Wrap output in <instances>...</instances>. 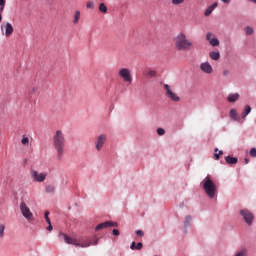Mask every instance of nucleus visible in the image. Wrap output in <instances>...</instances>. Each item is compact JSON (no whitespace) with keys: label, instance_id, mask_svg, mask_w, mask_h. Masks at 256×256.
Instances as JSON below:
<instances>
[{"label":"nucleus","instance_id":"7ed1b4c3","mask_svg":"<svg viewBox=\"0 0 256 256\" xmlns=\"http://www.w3.org/2000/svg\"><path fill=\"white\" fill-rule=\"evenodd\" d=\"M53 147L58 153V159H61L65 153V135L63 134V131H56L53 136Z\"/></svg>","mask_w":256,"mask_h":256},{"label":"nucleus","instance_id":"473e14b6","mask_svg":"<svg viewBox=\"0 0 256 256\" xmlns=\"http://www.w3.org/2000/svg\"><path fill=\"white\" fill-rule=\"evenodd\" d=\"M86 7H87V9H95V3L87 2Z\"/></svg>","mask_w":256,"mask_h":256},{"label":"nucleus","instance_id":"7c9ffc66","mask_svg":"<svg viewBox=\"0 0 256 256\" xmlns=\"http://www.w3.org/2000/svg\"><path fill=\"white\" fill-rule=\"evenodd\" d=\"M185 0H172V5H183Z\"/></svg>","mask_w":256,"mask_h":256},{"label":"nucleus","instance_id":"864d4df0","mask_svg":"<svg viewBox=\"0 0 256 256\" xmlns=\"http://www.w3.org/2000/svg\"><path fill=\"white\" fill-rule=\"evenodd\" d=\"M0 137H1V130H0Z\"/></svg>","mask_w":256,"mask_h":256},{"label":"nucleus","instance_id":"2eb2a0df","mask_svg":"<svg viewBox=\"0 0 256 256\" xmlns=\"http://www.w3.org/2000/svg\"><path fill=\"white\" fill-rule=\"evenodd\" d=\"M111 225V221H106L104 223L98 224L96 226V231H101V229H107Z\"/></svg>","mask_w":256,"mask_h":256},{"label":"nucleus","instance_id":"ddd939ff","mask_svg":"<svg viewBox=\"0 0 256 256\" xmlns=\"http://www.w3.org/2000/svg\"><path fill=\"white\" fill-rule=\"evenodd\" d=\"M217 5V2H215L211 6H209L204 12L205 17H209V15H211V13H213V11L217 9Z\"/></svg>","mask_w":256,"mask_h":256},{"label":"nucleus","instance_id":"4be33fe9","mask_svg":"<svg viewBox=\"0 0 256 256\" xmlns=\"http://www.w3.org/2000/svg\"><path fill=\"white\" fill-rule=\"evenodd\" d=\"M249 113H251V106H245L244 111L242 113L243 119H245Z\"/></svg>","mask_w":256,"mask_h":256},{"label":"nucleus","instance_id":"6e6552de","mask_svg":"<svg viewBox=\"0 0 256 256\" xmlns=\"http://www.w3.org/2000/svg\"><path fill=\"white\" fill-rule=\"evenodd\" d=\"M241 216L243 217L244 221L247 223V225H252L253 224V213H251L247 209H243L240 211Z\"/></svg>","mask_w":256,"mask_h":256},{"label":"nucleus","instance_id":"c756f323","mask_svg":"<svg viewBox=\"0 0 256 256\" xmlns=\"http://www.w3.org/2000/svg\"><path fill=\"white\" fill-rule=\"evenodd\" d=\"M21 143L24 145V146H28L29 145V138L27 136H23L22 140H21Z\"/></svg>","mask_w":256,"mask_h":256},{"label":"nucleus","instance_id":"4c0bfd02","mask_svg":"<svg viewBox=\"0 0 256 256\" xmlns=\"http://www.w3.org/2000/svg\"><path fill=\"white\" fill-rule=\"evenodd\" d=\"M250 156H251V157H256V148H252V149L250 150Z\"/></svg>","mask_w":256,"mask_h":256},{"label":"nucleus","instance_id":"f03ea898","mask_svg":"<svg viewBox=\"0 0 256 256\" xmlns=\"http://www.w3.org/2000/svg\"><path fill=\"white\" fill-rule=\"evenodd\" d=\"M174 45L177 51H191L193 49V42L187 39V35L183 32L174 38Z\"/></svg>","mask_w":256,"mask_h":256},{"label":"nucleus","instance_id":"37998d69","mask_svg":"<svg viewBox=\"0 0 256 256\" xmlns=\"http://www.w3.org/2000/svg\"><path fill=\"white\" fill-rule=\"evenodd\" d=\"M113 235H115L116 237H119V231L117 229H114L112 231Z\"/></svg>","mask_w":256,"mask_h":256},{"label":"nucleus","instance_id":"423d86ee","mask_svg":"<svg viewBox=\"0 0 256 256\" xmlns=\"http://www.w3.org/2000/svg\"><path fill=\"white\" fill-rule=\"evenodd\" d=\"M30 175L35 183H43L47 179V173H39L37 170H31Z\"/></svg>","mask_w":256,"mask_h":256},{"label":"nucleus","instance_id":"9b49d317","mask_svg":"<svg viewBox=\"0 0 256 256\" xmlns=\"http://www.w3.org/2000/svg\"><path fill=\"white\" fill-rule=\"evenodd\" d=\"M206 40L209 41L210 45H212V47H219V39L213 37V33L208 32L206 34Z\"/></svg>","mask_w":256,"mask_h":256},{"label":"nucleus","instance_id":"de8ad7c7","mask_svg":"<svg viewBox=\"0 0 256 256\" xmlns=\"http://www.w3.org/2000/svg\"><path fill=\"white\" fill-rule=\"evenodd\" d=\"M45 219L49 218V211H46L44 214Z\"/></svg>","mask_w":256,"mask_h":256},{"label":"nucleus","instance_id":"0eeeda50","mask_svg":"<svg viewBox=\"0 0 256 256\" xmlns=\"http://www.w3.org/2000/svg\"><path fill=\"white\" fill-rule=\"evenodd\" d=\"M20 211H21L23 217H25V219H27V221H33V213L27 207V204H25V202H22L20 204Z\"/></svg>","mask_w":256,"mask_h":256},{"label":"nucleus","instance_id":"f704fd0d","mask_svg":"<svg viewBox=\"0 0 256 256\" xmlns=\"http://www.w3.org/2000/svg\"><path fill=\"white\" fill-rule=\"evenodd\" d=\"M219 155H223V151H219L218 154H217V153L214 154V159H215L216 161H219V159H220V156H219Z\"/></svg>","mask_w":256,"mask_h":256},{"label":"nucleus","instance_id":"c03bdc74","mask_svg":"<svg viewBox=\"0 0 256 256\" xmlns=\"http://www.w3.org/2000/svg\"><path fill=\"white\" fill-rule=\"evenodd\" d=\"M47 231H53V225L48 224Z\"/></svg>","mask_w":256,"mask_h":256},{"label":"nucleus","instance_id":"412c9836","mask_svg":"<svg viewBox=\"0 0 256 256\" xmlns=\"http://www.w3.org/2000/svg\"><path fill=\"white\" fill-rule=\"evenodd\" d=\"M164 89L166 91V93H165L166 97H168L169 95H171L173 93V88H171V86L168 84H164Z\"/></svg>","mask_w":256,"mask_h":256},{"label":"nucleus","instance_id":"6ab92c4d","mask_svg":"<svg viewBox=\"0 0 256 256\" xmlns=\"http://www.w3.org/2000/svg\"><path fill=\"white\" fill-rule=\"evenodd\" d=\"M168 99H171V101H174L175 103H177L178 101H181V98L179 96H177V94L175 92H172L171 94H169Z\"/></svg>","mask_w":256,"mask_h":256},{"label":"nucleus","instance_id":"e433bc0d","mask_svg":"<svg viewBox=\"0 0 256 256\" xmlns=\"http://www.w3.org/2000/svg\"><path fill=\"white\" fill-rule=\"evenodd\" d=\"M156 73H157V72H155V70H149V71H148L149 77H155Z\"/></svg>","mask_w":256,"mask_h":256},{"label":"nucleus","instance_id":"dca6fc26","mask_svg":"<svg viewBox=\"0 0 256 256\" xmlns=\"http://www.w3.org/2000/svg\"><path fill=\"white\" fill-rule=\"evenodd\" d=\"M239 100V94L236 93V94H230L227 98V101L229 103H235V101H238Z\"/></svg>","mask_w":256,"mask_h":256},{"label":"nucleus","instance_id":"5701e85b","mask_svg":"<svg viewBox=\"0 0 256 256\" xmlns=\"http://www.w3.org/2000/svg\"><path fill=\"white\" fill-rule=\"evenodd\" d=\"M235 256H249V252L247 249L243 248L242 250L238 251Z\"/></svg>","mask_w":256,"mask_h":256},{"label":"nucleus","instance_id":"39448f33","mask_svg":"<svg viewBox=\"0 0 256 256\" xmlns=\"http://www.w3.org/2000/svg\"><path fill=\"white\" fill-rule=\"evenodd\" d=\"M118 75L120 79L124 81V83H128V85L133 83V74H131V70L129 68H121L118 71Z\"/></svg>","mask_w":256,"mask_h":256},{"label":"nucleus","instance_id":"f257e3e1","mask_svg":"<svg viewBox=\"0 0 256 256\" xmlns=\"http://www.w3.org/2000/svg\"><path fill=\"white\" fill-rule=\"evenodd\" d=\"M59 239H64L65 243L67 245H75V247H91V245H97L99 243V238L93 237V238H86L81 243L77 241V239L67 236V234L60 232L59 233Z\"/></svg>","mask_w":256,"mask_h":256},{"label":"nucleus","instance_id":"603ef678","mask_svg":"<svg viewBox=\"0 0 256 256\" xmlns=\"http://www.w3.org/2000/svg\"><path fill=\"white\" fill-rule=\"evenodd\" d=\"M214 151H215V153H217V151H219V148H215V150H214Z\"/></svg>","mask_w":256,"mask_h":256},{"label":"nucleus","instance_id":"f8f14e48","mask_svg":"<svg viewBox=\"0 0 256 256\" xmlns=\"http://www.w3.org/2000/svg\"><path fill=\"white\" fill-rule=\"evenodd\" d=\"M13 31H14V28H13V25H11V23H6L5 25V35L6 37H11V35H13Z\"/></svg>","mask_w":256,"mask_h":256},{"label":"nucleus","instance_id":"a211bd4d","mask_svg":"<svg viewBox=\"0 0 256 256\" xmlns=\"http://www.w3.org/2000/svg\"><path fill=\"white\" fill-rule=\"evenodd\" d=\"M168 99H171V101H174L175 103H177L178 101H181V98L179 96H177V94L175 92H172L171 94H169Z\"/></svg>","mask_w":256,"mask_h":256},{"label":"nucleus","instance_id":"bb28decb","mask_svg":"<svg viewBox=\"0 0 256 256\" xmlns=\"http://www.w3.org/2000/svg\"><path fill=\"white\" fill-rule=\"evenodd\" d=\"M46 193H55V186L53 185L46 186Z\"/></svg>","mask_w":256,"mask_h":256},{"label":"nucleus","instance_id":"58836bf2","mask_svg":"<svg viewBox=\"0 0 256 256\" xmlns=\"http://www.w3.org/2000/svg\"><path fill=\"white\" fill-rule=\"evenodd\" d=\"M136 235H138L139 237H143V235H145V233H143V230H137Z\"/></svg>","mask_w":256,"mask_h":256},{"label":"nucleus","instance_id":"a878e982","mask_svg":"<svg viewBox=\"0 0 256 256\" xmlns=\"http://www.w3.org/2000/svg\"><path fill=\"white\" fill-rule=\"evenodd\" d=\"M5 237V224H0V239Z\"/></svg>","mask_w":256,"mask_h":256},{"label":"nucleus","instance_id":"c9c22d12","mask_svg":"<svg viewBox=\"0 0 256 256\" xmlns=\"http://www.w3.org/2000/svg\"><path fill=\"white\" fill-rule=\"evenodd\" d=\"M141 249H143V243L138 242L137 245H136V250L141 251Z\"/></svg>","mask_w":256,"mask_h":256},{"label":"nucleus","instance_id":"a18cd8bd","mask_svg":"<svg viewBox=\"0 0 256 256\" xmlns=\"http://www.w3.org/2000/svg\"><path fill=\"white\" fill-rule=\"evenodd\" d=\"M222 3H226V5H229V3H231V0H221Z\"/></svg>","mask_w":256,"mask_h":256},{"label":"nucleus","instance_id":"09e8293b","mask_svg":"<svg viewBox=\"0 0 256 256\" xmlns=\"http://www.w3.org/2000/svg\"><path fill=\"white\" fill-rule=\"evenodd\" d=\"M244 161H245V164L248 165V163H249V158H245Z\"/></svg>","mask_w":256,"mask_h":256},{"label":"nucleus","instance_id":"cd10ccee","mask_svg":"<svg viewBox=\"0 0 256 256\" xmlns=\"http://www.w3.org/2000/svg\"><path fill=\"white\" fill-rule=\"evenodd\" d=\"M185 227H189L191 225V216H186L184 220Z\"/></svg>","mask_w":256,"mask_h":256},{"label":"nucleus","instance_id":"2f4dec72","mask_svg":"<svg viewBox=\"0 0 256 256\" xmlns=\"http://www.w3.org/2000/svg\"><path fill=\"white\" fill-rule=\"evenodd\" d=\"M5 0H0V13H3L4 9H5Z\"/></svg>","mask_w":256,"mask_h":256},{"label":"nucleus","instance_id":"72a5a7b5","mask_svg":"<svg viewBox=\"0 0 256 256\" xmlns=\"http://www.w3.org/2000/svg\"><path fill=\"white\" fill-rule=\"evenodd\" d=\"M157 134L160 135V136L165 135V129H163V128H158V129H157Z\"/></svg>","mask_w":256,"mask_h":256},{"label":"nucleus","instance_id":"aec40b11","mask_svg":"<svg viewBox=\"0 0 256 256\" xmlns=\"http://www.w3.org/2000/svg\"><path fill=\"white\" fill-rule=\"evenodd\" d=\"M80 19H81V12L76 11L75 15H74V19H73V24L77 25L79 23Z\"/></svg>","mask_w":256,"mask_h":256},{"label":"nucleus","instance_id":"9d476101","mask_svg":"<svg viewBox=\"0 0 256 256\" xmlns=\"http://www.w3.org/2000/svg\"><path fill=\"white\" fill-rule=\"evenodd\" d=\"M200 69L203 71V73H206L207 75H211L213 73V66L209 62H203L200 64Z\"/></svg>","mask_w":256,"mask_h":256},{"label":"nucleus","instance_id":"f3484780","mask_svg":"<svg viewBox=\"0 0 256 256\" xmlns=\"http://www.w3.org/2000/svg\"><path fill=\"white\" fill-rule=\"evenodd\" d=\"M225 161H226V163H228V165H235V164H237L238 159H237V157L227 156L225 158Z\"/></svg>","mask_w":256,"mask_h":256},{"label":"nucleus","instance_id":"c85d7f7f","mask_svg":"<svg viewBox=\"0 0 256 256\" xmlns=\"http://www.w3.org/2000/svg\"><path fill=\"white\" fill-rule=\"evenodd\" d=\"M245 33H246V35H253L254 30H253L252 27L248 26V27L245 28Z\"/></svg>","mask_w":256,"mask_h":256},{"label":"nucleus","instance_id":"a19ab883","mask_svg":"<svg viewBox=\"0 0 256 256\" xmlns=\"http://www.w3.org/2000/svg\"><path fill=\"white\" fill-rule=\"evenodd\" d=\"M137 248V244L135 242H132L130 245V249L135 250Z\"/></svg>","mask_w":256,"mask_h":256},{"label":"nucleus","instance_id":"49530a36","mask_svg":"<svg viewBox=\"0 0 256 256\" xmlns=\"http://www.w3.org/2000/svg\"><path fill=\"white\" fill-rule=\"evenodd\" d=\"M46 220V223H48V225H51V219L48 217V218H45Z\"/></svg>","mask_w":256,"mask_h":256},{"label":"nucleus","instance_id":"79ce46f5","mask_svg":"<svg viewBox=\"0 0 256 256\" xmlns=\"http://www.w3.org/2000/svg\"><path fill=\"white\" fill-rule=\"evenodd\" d=\"M229 70H223V72H222V75L224 76V77H227V76H229Z\"/></svg>","mask_w":256,"mask_h":256},{"label":"nucleus","instance_id":"1a4fd4ad","mask_svg":"<svg viewBox=\"0 0 256 256\" xmlns=\"http://www.w3.org/2000/svg\"><path fill=\"white\" fill-rule=\"evenodd\" d=\"M105 141H107V135L101 134L96 139V149L97 151H101L103 149V146L105 145Z\"/></svg>","mask_w":256,"mask_h":256},{"label":"nucleus","instance_id":"ea45409f","mask_svg":"<svg viewBox=\"0 0 256 256\" xmlns=\"http://www.w3.org/2000/svg\"><path fill=\"white\" fill-rule=\"evenodd\" d=\"M109 227H119V224L117 222L110 221Z\"/></svg>","mask_w":256,"mask_h":256},{"label":"nucleus","instance_id":"4468645a","mask_svg":"<svg viewBox=\"0 0 256 256\" xmlns=\"http://www.w3.org/2000/svg\"><path fill=\"white\" fill-rule=\"evenodd\" d=\"M209 57L210 59H212V61H219V59H221V53L211 51L209 52Z\"/></svg>","mask_w":256,"mask_h":256},{"label":"nucleus","instance_id":"20e7f679","mask_svg":"<svg viewBox=\"0 0 256 256\" xmlns=\"http://www.w3.org/2000/svg\"><path fill=\"white\" fill-rule=\"evenodd\" d=\"M201 185L206 193V195L209 197V199H214L215 194L217 193V186L215 185V182L211 180L210 176H207L202 182Z\"/></svg>","mask_w":256,"mask_h":256},{"label":"nucleus","instance_id":"3c124183","mask_svg":"<svg viewBox=\"0 0 256 256\" xmlns=\"http://www.w3.org/2000/svg\"><path fill=\"white\" fill-rule=\"evenodd\" d=\"M248 1H251L252 3H255V4H256V0H248Z\"/></svg>","mask_w":256,"mask_h":256},{"label":"nucleus","instance_id":"8fccbe9b","mask_svg":"<svg viewBox=\"0 0 256 256\" xmlns=\"http://www.w3.org/2000/svg\"><path fill=\"white\" fill-rule=\"evenodd\" d=\"M2 19H3V16L1 15V12H0V23H1Z\"/></svg>","mask_w":256,"mask_h":256},{"label":"nucleus","instance_id":"b1692460","mask_svg":"<svg viewBox=\"0 0 256 256\" xmlns=\"http://www.w3.org/2000/svg\"><path fill=\"white\" fill-rule=\"evenodd\" d=\"M99 11H100V13H107V6L105 5V3H101L100 5H99Z\"/></svg>","mask_w":256,"mask_h":256},{"label":"nucleus","instance_id":"393cba45","mask_svg":"<svg viewBox=\"0 0 256 256\" xmlns=\"http://www.w3.org/2000/svg\"><path fill=\"white\" fill-rule=\"evenodd\" d=\"M230 117H231V119H234V121H237V110L231 109L230 110Z\"/></svg>","mask_w":256,"mask_h":256}]
</instances>
